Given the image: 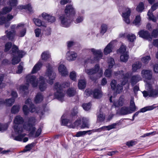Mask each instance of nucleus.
Here are the masks:
<instances>
[{"instance_id": "5701e85b", "label": "nucleus", "mask_w": 158, "mask_h": 158, "mask_svg": "<svg viewBox=\"0 0 158 158\" xmlns=\"http://www.w3.org/2000/svg\"><path fill=\"white\" fill-rule=\"evenodd\" d=\"M13 18V16L10 14L7 15L6 18L4 16L0 17V24L5 23L6 21H9L12 20Z\"/></svg>"}, {"instance_id": "f3484780", "label": "nucleus", "mask_w": 158, "mask_h": 158, "mask_svg": "<svg viewBox=\"0 0 158 158\" xmlns=\"http://www.w3.org/2000/svg\"><path fill=\"white\" fill-rule=\"evenodd\" d=\"M77 56V54L74 52L69 51L66 53V58L68 60L72 61L75 60Z\"/></svg>"}, {"instance_id": "6e6552de", "label": "nucleus", "mask_w": 158, "mask_h": 158, "mask_svg": "<svg viewBox=\"0 0 158 158\" xmlns=\"http://www.w3.org/2000/svg\"><path fill=\"white\" fill-rule=\"evenodd\" d=\"M90 50L94 56V60H92L91 62L92 63H93L96 61H98L100 58L102 57V53L101 50H96L94 48H91Z\"/></svg>"}, {"instance_id": "cd10ccee", "label": "nucleus", "mask_w": 158, "mask_h": 158, "mask_svg": "<svg viewBox=\"0 0 158 158\" xmlns=\"http://www.w3.org/2000/svg\"><path fill=\"white\" fill-rule=\"evenodd\" d=\"M33 20L35 24L38 27L42 26L44 27H46V24L38 19L34 18Z\"/></svg>"}, {"instance_id": "49530a36", "label": "nucleus", "mask_w": 158, "mask_h": 158, "mask_svg": "<svg viewBox=\"0 0 158 158\" xmlns=\"http://www.w3.org/2000/svg\"><path fill=\"white\" fill-rule=\"evenodd\" d=\"M144 9V4L142 2L139 3L136 8L137 11L139 12H142Z\"/></svg>"}, {"instance_id": "bf43d9fd", "label": "nucleus", "mask_w": 158, "mask_h": 158, "mask_svg": "<svg viewBox=\"0 0 158 158\" xmlns=\"http://www.w3.org/2000/svg\"><path fill=\"white\" fill-rule=\"evenodd\" d=\"M141 21V18L139 15H137L136 16L133 22V23L135 25H139Z\"/></svg>"}, {"instance_id": "338daca9", "label": "nucleus", "mask_w": 158, "mask_h": 158, "mask_svg": "<svg viewBox=\"0 0 158 158\" xmlns=\"http://www.w3.org/2000/svg\"><path fill=\"white\" fill-rule=\"evenodd\" d=\"M91 94V91L90 89H86L84 93V95L85 97H87Z\"/></svg>"}, {"instance_id": "4d7b16f0", "label": "nucleus", "mask_w": 158, "mask_h": 158, "mask_svg": "<svg viewBox=\"0 0 158 158\" xmlns=\"http://www.w3.org/2000/svg\"><path fill=\"white\" fill-rule=\"evenodd\" d=\"M82 107L85 110H88L91 108V104L89 102L88 103H84L82 104Z\"/></svg>"}, {"instance_id": "6e6d98bb", "label": "nucleus", "mask_w": 158, "mask_h": 158, "mask_svg": "<svg viewBox=\"0 0 158 158\" xmlns=\"http://www.w3.org/2000/svg\"><path fill=\"white\" fill-rule=\"evenodd\" d=\"M12 45V43L11 42H9L6 43L5 45V51L6 52L8 51L10 49Z\"/></svg>"}, {"instance_id": "e2e57ef3", "label": "nucleus", "mask_w": 158, "mask_h": 158, "mask_svg": "<svg viewBox=\"0 0 158 158\" xmlns=\"http://www.w3.org/2000/svg\"><path fill=\"white\" fill-rule=\"evenodd\" d=\"M70 79L74 81H75L76 80V73L74 72H72L70 73Z\"/></svg>"}, {"instance_id": "3c124183", "label": "nucleus", "mask_w": 158, "mask_h": 158, "mask_svg": "<svg viewBox=\"0 0 158 158\" xmlns=\"http://www.w3.org/2000/svg\"><path fill=\"white\" fill-rule=\"evenodd\" d=\"M154 108L153 106H146L142 108L140 110V112H144L150 110H153Z\"/></svg>"}, {"instance_id": "79ce46f5", "label": "nucleus", "mask_w": 158, "mask_h": 158, "mask_svg": "<svg viewBox=\"0 0 158 158\" xmlns=\"http://www.w3.org/2000/svg\"><path fill=\"white\" fill-rule=\"evenodd\" d=\"M50 55L48 51L43 52L41 55L42 59L43 60H46L49 58Z\"/></svg>"}, {"instance_id": "72a5a7b5", "label": "nucleus", "mask_w": 158, "mask_h": 158, "mask_svg": "<svg viewBox=\"0 0 158 158\" xmlns=\"http://www.w3.org/2000/svg\"><path fill=\"white\" fill-rule=\"evenodd\" d=\"M66 94L68 96L70 97H72L75 94L76 91L74 88H69L68 89L66 92Z\"/></svg>"}, {"instance_id": "20e7f679", "label": "nucleus", "mask_w": 158, "mask_h": 158, "mask_svg": "<svg viewBox=\"0 0 158 158\" xmlns=\"http://www.w3.org/2000/svg\"><path fill=\"white\" fill-rule=\"evenodd\" d=\"M46 67L47 69L45 73L46 78L49 84H52L53 82V80L56 77V75L53 71L52 67L49 64H48Z\"/></svg>"}, {"instance_id": "c03bdc74", "label": "nucleus", "mask_w": 158, "mask_h": 158, "mask_svg": "<svg viewBox=\"0 0 158 158\" xmlns=\"http://www.w3.org/2000/svg\"><path fill=\"white\" fill-rule=\"evenodd\" d=\"M29 85L28 84L22 85L19 87V91L21 92H26L27 90Z\"/></svg>"}, {"instance_id": "7ed1b4c3", "label": "nucleus", "mask_w": 158, "mask_h": 158, "mask_svg": "<svg viewBox=\"0 0 158 158\" xmlns=\"http://www.w3.org/2000/svg\"><path fill=\"white\" fill-rule=\"evenodd\" d=\"M54 89L56 91L55 93V98L59 100L61 102L64 100L65 94L64 91L62 90L61 85L58 82H56L55 84Z\"/></svg>"}, {"instance_id": "473e14b6", "label": "nucleus", "mask_w": 158, "mask_h": 158, "mask_svg": "<svg viewBox=\"0 0 158 158\" xmlns=\"http://www.w3.org/2000/svg\"><path fill=\"white\" fill-rule=\"evenodd\" d=\"M43 99V96L40 93H38L35 96L34 101L35 103H39L41 102Z\"/></svg>"}, {"instance_id": "39448f33", "label": "nucleus", "mask_w": 158, "mask_h": 158, "mask_svg": "<svg viewBox=\"0 0 158 158\" xmlns=\"http://www.w3.org/2000/svg\"><path fill=\"white\" fill-rule=\"evenodd\" d=\"M114 74L116 76H119V77L121 76L122 78V80H121V81L122 82V85H124L127 83L128 78L131 75V73H127L124 75L123 71L115 72Z\"/></svg>"}, {"instance_id": "5fc2aeb1", "label": "nucleus", "mask_w": 158, "mask_h": 158, "mask_svg": "<svg viewBox=\"0 0 158 158\" xmlns=\"http://www.w3.org/2000/svg\"><path fill=\"white\" fill-rule=\"evenodd\" d=\"M116 92L117 94H119L122 92L123 89V86L120 84H118L116 87Z\"/></svg>"}, {"instance_id": "680f3d73", "label": "nucleus", "mask_w": 158, "mask_h": 158, "mask_svg": "<svg viewBox=\"0 0 158 158\" xmlns=\"http://www.w3.org/2000/svg\"><path fill=\"white\" fill-rule=\"evenodd\" d=\"M65 116L63 115L61 118L62 124L63 125H66L69 122V120L66 119H64Z\"/></svg>"}, {"instance_id": "4c0bfd02", "label": "nucleus", "mask_w": 158, "mask_h": 158, "mask_svg": "<svg viewBox=\"0 0 158 158\" xmlns=\"http://www.w3.org/2000/svg\"><path fill=\"white\" fill-rule=\"evenodd\" d=\"M12 9V8L11 7L6 6L3 8L2 11L0 12L2 15H5L10 12Z\"/></svg>"}, {"instance_id": "9d476101", "label": "nucleus", "mask_w": 158, "mask_h": 158, "mask_svg": "<svg viewBox=\"0 0 158 158\" xmlns=\"http://www.w3.org/2000/svg\"><path fill=\"white\" fill-rule=\"evenodd\" d=\"M11 51L13 55H15L19 58L22 57L25 54V53L22 51H19L17 47L15 45L12 46Z\"/></svg>"}, {"instance_id": "69168bd1", "label": "nucleus", "mask_w": 158, "mask_h": 158, "mask_svg": "<svg viewBox=\"0 0 158 158\" xmlns=\"http://www.w3.org/2000/svg\"><path fill=\"white\" fill-rule=\"evenodd\" d=\"M105 76L107 77H110L111 75V70L110 69H107L104 73Z\"/></svg>"}, {"instance_id": "37998d69", "label": "nucleus", "mask_w": 158, "mask_h": 158, "mask_svg": "<svg viewBox=\"0 0 158 158\" xmlns=\"http://www.w3.org/2000/svg\"><path fill=\"white\" fill-rule=\"evenodd\" d=\"M118 52L119 53L121 54L128 52L126 51V46L123 44L121 45L120 48L118 50Z\"/></svg>"}, {"instance_id": "aec40b11", "label": "nucleus", "mask_w": 158, "mask_h": 158, "mask_svg": "<svg viewBox=\"0 0 158 158\" xmlns=\"http://www.w3.org/2000/svg\"><path fill=\"white\" fill-rule=\"evenodd\" d=\"M131 10L129 8H127L126 9L125 11L123 13V17L124 18V21L127 24L130 23V20L129 19V17L130 15Z\"/></svg>"}, {"instance_id": "9b49d317", "label": "nucleus", "mask_w": 158, "mask_h": 158, "mask_svg": "<svg viewBox=\"0 0 158 158\" xmlns=\"http://www.w3.org/2000/svg\"><path fill=\"white\" fill-rule=\"evenodd\" d=\"M16 27V25H13L10 27L12 31H6L7 36L10 40H12L14 38L16 33L15 29H18Z\"/></svg>"}, {"instance_id": "13d9d810", "label": "nucleus", "mask_w": 158, "mask_h": 158, "mask_svg": "<svg viewBox=\"0 0 158 158\" xmlns=\"http://www.w3.org/2000/svg\"><path fill=\"white\" fill-rule=\"evenodd\" d=\"M85 72L86 74L89 76L95 74L93 68L91 69H85Z\"/></svg>"}, {"instance_id": "c85d7f7f", "label": "nucleus", "mask_w": 158, "mask_h": 158, "mask_svg": "<svg viewBox=\"0 0 158 158\" xmlns=\"http://www.w3.org/2000/svg\"><path fill=\"white\" fill-rule=\"evenodd\" d=\"M42 62L39 61L33 67L31 71L32 73H35L39 70L42 66Z\"/></svg>"}, {"instance_id": "ea45409f", "label": "nucleus", "mask_w": 158, "mask_h": 158, "mask_svg": "<svg viewBox=\"0 0 158 158\" xmlns=\"http://www.w3.org/2000/svg\"><path fill=\"white\" fill-rule=\"evenodd\" d=\"M18 7L19 9H27L30 12H31L32 10V7L30 4L27 5H20L18 6Z\"/></svg>"}, {"instance_id": "864d4df0", "label": "nucleus", "mask_w": 158, "mask_h": 158, "mask_svg": "<svg viewBox=\"0 0 158 158\" xmlns=\"http://www.w3.org/2000/svg\"><path fill=\"white\" fill-rule=\"evenodd\" d=\"M117 124L116 123H114L110 125L103 126L104 130L105 129H107V130H110L114 128Z\"/></svg>"}, {"instance_id": "f8f14e48", "label": "nucleus", "mask_w": 158, "mask_h": 158, "mask_svg": "<svg viewBox=\"0 0 158 158\" xmlns=\"http://www.w3.org/2000/svg\"><path fill=\"white\" fill-rule=\"evenodd\" d=\"M142 77L146 79L150 80L152 77V72L151 70L143 69L141 72Z\"/></svg>"}, {"instance_id": "de8ad7c7", "label": "nucleus", "mask_w": 158, "mask_h": 158, "mask_svg": "<svg viewBox=\"0 0 158 158\" xmlns=\"http://www.w3.org/2000/svg\"><path fill=\"white\" fill-rule=\"evenodd\" d=\"M15 101L14 99L11 98L6 100L4 103H5L7 106H10L14 104Z\"/></svg>"}, {"instance_id": "052dcab7", "label": "nucleus", "mask_w": 158, "mask_h": 158, "mask_svg": "<svg viewBox=\"0 0 158 158\" xmlns=\"http://www.w3.org/2000/svg\"><path fill=\"white\" fill-rule=\"evenodd\" d=\"M117 85V81L114 80H113L110 83V86L112 89L115 90L116 89Z\"/></svg>"}, {"instance_id": "09e8293b", "label": "nucleus", "mask_w": 158, "mask_h": 158, "mask_svg": "<svg viewBox=\"0 0 158 158\" xmlns=\"http://www.w3.org/2000/svg\"><path fill=\"white\" fill-rule=\"evenodd\" d=\"M107 29V26L105 24H103L101 27L100 33L103 35L106 31Z\"/></svg>"}, {"instance_id": "774afa93", "label": "nucleus", "mask_w": 158, "mask_h": 158, "mask_svg": "<svg viewBox=\"0 0 158 158\" xmlns=\"http://www.w3.org/2000/svg\"><path fill=\"white\" fill-rule=\"evenodd\" d=\"M158 35V29H154L152 33V36L154 38L156 37Z\"/></svg>"}, {"instance_id": "603ef678", "label": "nucleus", "mask_w": 158, "mask_h": 158, "mask_svg": "<svg viewBox=\"0 0 158 158\" xmlns=\"http://www.w3.org/2000/svg\"><path fill=\"white\" fill-rule=\"evenodd\" d=\"M90 130H89L87 131H79L77 133L76 135V136L79 137L83 136L86 134L87 133L89 132H90Z\"/></svg>"}, {"instance_id": "412c9836", "label": "nucleus", "mask_w": 158, "mask_h": 158, "mask_svg": "<svg viewBox=\"0 0 158 158\" xmlns=\"http://www.w3.org/2000/svg\"><path fill=\"white\" fill-rule=\"evenodd\" d=\"M42 17L45 19L47 20L48 22L53 23L55 21V18L54 17L52 16L45 13H43Z\"/></svg>"}, {"instance_id": "bb28decb", "label": "nucleus", "mask_w": 158, "mask_h": 158, "mask_svg": "<svg viewBox=\"0 0 158 158\" xmlns=\"http://www.w3.org/2000/svg\"><path fill=\"white\" fill-rule=\"evenodd\" d=\"M142 64L139 62H137L132 65V71L133 72H137V70L141 68Z\"/></svg>"}, {"instance_id": "0e129e2a", "label": "nucleus", "mask_w": 158, "mask_h": 158, "mask_svg": "<svg viewBox=\"0 0 158 158\" xmlns=\"http://www.w3.org/2000/svg\"><path fill=\"white\" fill-rule=\"evenodd\" d=\"M105 117L104 115L102 113H100L97 116V121H103L105 119Z\"/></svg>"}, {"instance_id": "f704fd0d", "label": "nucleus", "mask_w": 158, "mask_h": 158, "mask_svg": "<svg viewBox=\"0 0 158 158\" xmlns=\"http://www.w3.org/2000/svg\"><path fill=\"white\" fill-rule=\"evenodd\" d=\"M129 58L128 53H125L121 54L120 60L122 62H126L128 60Z\"/></svg>"}, {"instance_id": "8fccbe9b", "label": "nucleus", "mask_w": 158, "mask_h": 158, "mask_svg": "<svg viewBox=\"0 0 158 158\" xmlns=\"http://www.w3.org/2000/svg\"><path fill=\"white\" fill-rule=\"evenodd\" d=\"M108 62L109 68H111L115 64L114 59L110 57L108 58Z\"/></svg>"}, {"instance_id": "dca6fc26", "label": "nucleus", "mask_w": 158, "mask_h": 158, "mask_svg": "<svg viewBox=\"0 0 158 158\" xmlns=\"http://www.w3.org/2000/svg\"><path fill=\"white\" fill-rule=\"evenodd\" d=\"M139 34L141 37L149 41H151L152 40V36L147 31H141L139 32Z\"/></svg>"}, {"instance_id": "4be33fe9", "label": "nucleus", "mask_w": 158, "mask_h": 158, "mask_svg": "<svg viewBox=\"0 0 158 158\" xmlns=\"http://www.w3.org/2000/svg\"><path fill=\"white\" fill-rule=\"evenodd\" d=\"M95 73H98L99 78L101 77L103 74V70L102 68H100L98 64L95 65L94 67L93 68Z\"/></svg>"}, {"instance_id": "a211bd4d", "label": "nucleus", "mask_w": 158, "mask_h": 158, "mask_svg": "<svg viewBox=\"0 0 158 158\" xmlns=\"http://www.w3.org/2000/svg\"><path fill=\"white\" fill-rule=\"evenodd\" d=\"M39 88L41 91H44L46 88L47 85L45 82L44 78L40 76L39 78Z\"/></svg>"}, {"instance_id": "e433bc0d", "label": "nucleus", "mask_w": 158, "mask_h": 158, "mask_svg": "<svg viewBox=\"0 0 158 158\" xmlns=\"http://www.w3.org/2000/svg\"><path fill=\"white\" fill-rule=\"evenodd\" d=\"M129 108V110L131 111H132V113L135 110L136 106L133 98H131V99L130 102V108Z\"/></svg>"}, {"instance_id": "393cba45", "label": "nucleus", "mask_w": 158, "mask_h": 158, "mask_svg": "<svg viewBox=\"0 0 158 158\" xmlns=\"http://www.w3.org/2000/svg\"><path fill=\"white\" fill-rule=\"evenodd\" d=\"M94 97L96 98H99L102 96V93L100 89H95L93 91Z\"/></svg>"}, {"instance_id": "f257e3e1", "label": "nucleus", "mask_w": 158, "mask_h": 158, "mask_svg": "<svg viewBox=\"0 0 158 158\" xmlns=\"http://www.w3.org/2000/svg\"><path fill=\"white\" fill-rule=\"evenodd\" d=\"M13 128L16 134L18 135L17 136L14 137V139L19 141H22V139L26 135L25 134L22 133L24 131V130L30 131V133L33 135L35 129L33 125L30 121L25 123L23 125L24 129L22 127L17 125H15Z\"/></svg>"}, {"instance_id": "c756f323", "label": "nucleus", "mask_w": 158, "mask_h": 158, "mask_svg": "<svg viewBox=\"0 0 158 158\" xmlns=\"http://www.w3.org/2000/svg\"><path fill=\"white\" fill-rule=\"evenodd\" d=\"M86 82L85 79L79 80L78 84L79 89H85L86 86Z\"/></svg>"}, {"instance_id": "f03ea898", "label": "nucleus", "mask_w": 158, "mask_h": 158, "mask_svg": "<svg viewBox=\"0 0 158 158\" xmlns=\"http://www.w3.org/2000/svg\"><path fill=\"white\" fill-rule=\"evenodd\" d=\"M25 104V105H24L23 107V111L25 115H27L30 112H33L35 111L36 112L38 113L35 106L32 103L30 99H27L26 101Z\"/></svg>"}, {"instance_id": "c9c22d12", "label": "nucleus", "mask_w": 158, "mask_h": 158, "mask_svg": "<svg viewBox=\"0 0 158 158\" xmlns=\"http://www.w3.org/2000/svg\"><path fill=\"white\" fill-rule=\"evenodd\" d=\"M20 108V106L19 105H15L12 107L11 112L13 114H16L19 112Z\"/></svg>"}, {"instance_id": "6ab92c4d", "label": "nucleus", "mask_w": 158, "mask_h": 158, "mask_svg": "<svg viewBox=\"0 0 158 158\" xmlns=\"http://www.w3.org/2000/svg\"><path fill=\"white\" fill-rule=\"evenodd\" d=\"M58 71L62 76H66L68 74V72L66 67L62 64L60 65L58 67Z\"/></svg>"}, {"instance_id": "58836bf2", "label": "nucleus", "mask_w": 158, "mask_h": 158, "mask_svg": "<svg viewBox=\"0 0 158 158\" xmlns=\"http://www.w3.org/2000/svg\"><path fill=\"white\" fill-rule=\"evenodd\" d=\"M126 37L128 40L130 42H133L136 39L135 35L132 34H127Z\"/></svg>"}, {"instance_id": "a18cd8bd", "label": "nucleus", "mask_w": 158, "mask_h": 158, "mask_svg": "<svg viewBox=\"0 0 158 158\" xmlns=\"http://www.w3.org/2000/svg\"><path fill=\"white\" fill-rule=\"evenodd\" d=\"M13 56V58L12 59V64L15 65L19 63L20 60V58L17 56L14 55Z\"/></svg>"}, {"instance_id": "2eb2a0df", "label": "nucleus", "mask_w": 158, "mask_h": 158, "mask_svg": "<svg viewBox=\"0 0 158 158\" xmlns=\"http://www.w3.org/2000/svg\"><path fill=\"white\" fill-rule=\"evenodd\" d=\"M65 15L68 16L74 15L75 13L74 9L71 5H67L65 10Z\"/></svg>"}, {"instance_id": "1a4fd4ad", "label": "nucleus", "mask_w": 158, "mask_h": 158, "mask_svg": "<svg viewBox=\"0 0 158 158\" xmlns=\"http://www.w3.org/2000/svg\"><path fill=\"white\" fill-rule=\"evenodd\" d=\"M60 20L61 22V25L64 27L69 26L71 23V20L69 19V16L64 15L60 17Z\"/></svg>"}, {"instance_id": "4468645a", "label": "nucleus", "mask_w": 158, "mask_h": 158, "mask_svg": "<svg viewBox=\"0 0 158 158\" xmlns=\"http://www.w3.org/2000/svg\"><path fill=\"white\" fill-rule=\"evenodd\" d=\"M146 87L149 88V97L156 98L158 96V89H152L151 85L147 84Z\"/></svg>"}, {"instance_id": "b1692460", "label": "nucleus", "mask_w": 158, "mask_h": 158, "mask_svg": "<svg viewBox=\"0 0 158 158\" xmlns=\"http://www.w3.org/2000/svg\"><path fill=\"white\" fill-rule=\"evenodd\" d=\"M113 44V42H110L105 47L104 50V53L105 55H108L112 52Z\"/></svg>"}, {"instance_id": "a878e982", "label": "nucleus", "mask_w": 158, "mask_h": 158, "mask_svg": "<svg viewBox=\"0 0 158 158\" xmlns=\"http://www.w3.org/2000/svg\"><path fill=\"white\" fill-rule=\"evenodd\" d=\"M142 80V78L139 75H136L133 76L131 79V83L132 85H134L137 82Z\"/></svg>"}, {"instance_id": "a19ab883", "label": "nucleus", "mask_w": 158, "mask_h": 158, "mask_svg": "<svg viewBox=\"0 0 158 158\" xmlns=\"http://www.w3.org/2000/svg\"><path fill=\"white\" fill-rule=\"evenodd\" d=\"M151 58L150 56H145L141 58L142 62L145 64H148Z\"/></svg>"}, {"instance_id": "423d86ee", "label": "nucleus", "mask_w": 158, "mask_h": 158, "mask_svg": "<svg viewBox=\"0 0 158 158\" xmlns=\"http://www.w3.org/2000/svg\"><path fill=\"white\" fill-rule=\"evenodd\" d=\"M26 79L27 82L30 84L33 87L35 88L37 86L39 83V79L35 76L28 75L26 77Z\"/></svg>"}, {"instance_id": "ddd939ff", "label": "nucleus", "mask_w": 158, "mask_h": 158, "mask_svg": "<svg viewBox=\"0 0 158 158\" xmlns=\"http://www.w3.org/2000/svg\"><path fill=\"white\" fill-rule=\"evenodd\" d=\"M18 29H20L18 36L20 37L24 36L26 32V27L23 24H19L16 27Z\"/></svg>"}, {"instance_id": "2f4dec72", "label": "nucleus", "mask_w": 158, "mask_h": 158, "mask_svg": "<svg viewBox=\"0 0 158 158\" xmlns=\"http://www.w3.org/2000/svg\"><path fill=\"white\" fill-rule=\"evenodd\" d=\"M14 123L16 124H20L24 122L23 118L19 115L16 116L14 119Z\"/></svg>"}, {"instance_id": "7c9ffc66", "label": "nucleus", "mask_w": 158, "mask_h": 158, "mask_svg": "<svg viewBox=\"0 0 158 158\" xmlns=\"http://www.w3.org/2000/svg\"><path fill=\"white\" fill-rule=\"evenodd\" d=\"M120 112L122 114L126 115L131 113L132 111L129 110V108L128 107H123L120 109Z\"/></svg>"}, {"instance_id": "0eeeda50", "label": "nucleus", "mask_w": 158, "mask_h": 158, "mask_svg": "<svg viewBox=\"0 0 158 158\" xmlns=\"http://www.w3.org/2000/svg\"><path fill=\"white\" fill-rule=\"evenodd\" d=\"M158 7V2L154 4L149 10L147 15L149 19L154 22H156V19H158V13H157L156 17V18L153 15L152 12L155 10Z\"/></svg>"}]
</instances>
